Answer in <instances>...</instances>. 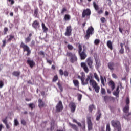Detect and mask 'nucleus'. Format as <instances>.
I'll use <instances>...</instances> for the list:
<instances>
[{
  "label": "nucleus",
  "instance_id": "nucleus-1",
  "mask_svg": "<svg viewBox=\"0 0 131 131\" xmlns=\"http://www.w3.org/2000/svg\"><path fill=\"white\" fill-rule=\"evenodd\" d=\"M92 75H88L87 78L85 80V76L84 75H82L81 77L78 76V78L81 79L82 85H86L89 84V81H91L92 80Z\"/></svg>",
  "mask_w": 131,
  "mask_h": 131
},
{
  "label": "nucleus",
  "instance_id": "nucleus-2",
  "mask_svg": "<svg viewBox=\"0 0 131 131\" xmlns=\"http://www.w3.org/2000/svg\"><path fill=\"white\" fill-rule=\"evenodd\" d=\"M90 84L92 86V88L94 89L95 93L97 94L100 92V86L98 85V83L94 80H90L89 82Z\"/></svg>",
  "mask_w": 131,
  "mask_h": 131
},
{
  "label": "nucleus",
  "instance_id": "nucleus-3",
  "mask_svg": "<svg viewBox=\"0 0 131 131\" xmlns=\"http://www.w3.org/2000/svg\"><path fill=\"white\" fill-rule=\"evenodd\" d=\"M94 31L95 30L93 27H89L86 31V35L85 36V38H86V39H89L91 35H93V34H94Z\"/></svg>",
  "mask_w": 131,
  "mask_h": 131
},
{
  "label": "nucleus",
  "instance_id": "nucleus-4",
  "mask_svg": "<svg viewBox=\"0 0 131 131\" xmlns=\"http://www.w3.org/2000/svg\"><path fill=\"white\" fill-rule=\"evenodd\" d=\"M111 124L115 129H120L121 128L120 122L118 121L112 120L111 121Z\"/></svg>",
  "mask_w": 131,
  "mask_h": 131
},
{
  "label": "nucleus",
  "instance_id": "nucleus-5",
  "mask_svg": "<svg viewBox=\"0 0 131 131\" xmlns=\"http://www.w3.org/2000/svg\"><path fill=\"white\" fill-rule=\"evenodd\" d=\"M20 47V48H23V49L25 51H26V52H27V55L29 56V55L30 54V53H31V51H30L29 47L25 45L24 43H23V42H21Z\"/></svg>",
  "mask_w": 131,
  "mask_h": 131
},
{
  "label": "nucleus",
  "instance_id": "nucleus-6",
  "mask_svg": "<svg viewBox=\"0 0 131 131\" xmlns=\"http://www.w3.org/2000/svg\"><path fill=\"white\" fill-rule=\"evenodd\" d=\"M67 56L71 58L70 61L72 63L75 62V61H77V57L75 56V54H72L71 52H68L67 53Z\"/></svg>",
  "mask_w": 131,
  "mask_h": 131
},
{
  "label": "nucleus",
  "instance_id": "nucleus-7",
  "mask_svg": "<svg viewBox=\"0 0 131 131\" xmlns=\"http://www.w3.org/2000/svg\"><path fill=\"white\" fill-rule=\"evenodd\" d=\"M92 117H87V124L88 130H92L93 129V123H92Z\"/></svg>",
  "mask_w": 131,
  "mask_h": 131
},
{
  "label": "nucleus",
  "instance_id": "nucleus-8",
  "mask_svg": "<svg viewBox=\"0 0 131 131\" xmlns=\"http://www.w3.org/2000/svg\"><path fill=\"white\" fill-rule=\"evenodd\" d=\"M63 110V104L62 101H59L56 106V111L57 112H61Z\"/></svg>",
  "mask_w": 131,
  "mask_h": 131
},
{
  "label": "nucleus",
  "instance_id": "nucleus-9",
  "mask_svg": "<svg viewBox=\"0 0 131 131\" xmlns=\"http://www.w3.org/2000/svg\"><path fill=\"white\" fill-rule=\"evenodd\" d=\"M71 31H72V29H71V26L67 27L66 32L65 33L66 36H70L71 35Z\"/></svg>",
  "mask_w": 131,
  "mask_h": 131
},
{
  "label": "nucleus",
  "instance_id": "nucleus-10",
  "mask_svg": "<svg viewBox=\"0 0 131 131\" xmlns=\"http://www.w3.org/2000/svg\"><path fill=\"white\" fill-rule=\"evenodd\" d=\"M90 15H91V10L89 9L84 10L82 13L83 18H84L85 16H90Z\"/></svg>",
  "mask_w": 131,
  "mask_h": 131
},
{
  "label": "nucleus",
  "instance_id": "nucleus-11",
  "mask_svg": "<svg viewBox=\"0 0 131 131\" xmlns=\"http://www.w3.org/2000/svg\"><path fill=\"white\" fill-rule=\"evenodd\" d=\"M87 63L90 69H93L94 68L93 67V60L92 58H89L87 59Z\"/></svg>",
  "mask_w": 131,
  "mask_h": 131
},
{
  "label": "nucleus",
  "instance_id": "nucleus-12",
  "mask_svg": "<svg viewBox=\"0 0 131 131\" xmlns=\"http://www.w3.org/2000/svg\"><path fill=\"white\" fill-rule=\"evenodd\" d=\"M70 108L71 109L72 112H74L75 111V109H76V105H75V103L73 102H71L69 104Z\"/></svg>",
  "mask_w": 131,
  "mask_h": 131
},
{
  "label": "nucleus",
  "instance_id": "nucleus-13",
  "mask_svg": "<svg viewBox=\"0 0 131 131\" xmlns=\"http://www.w3.org/2000/svg\"><path fill=\"white\" fill-rule=\"evenodd\" d=\"M79 54L81 60H84V59L86 58L87 56L85 54V52H84V50H83L82 52L79 53Z\"/></svg>",
  "mask_w": 131,
  "mask_h": 131
},
{
  "label": "nucleus",
  "instance_id": "nucleus-14",
  "mask_svg": "<svg viewBox=\"0 0 131 131\" xmlns=\"http://www.w3.org/2000/svg\"><path fill=\"white\" fill-rule=\"evenodd\" d=\"M108 85L111 89H112V91H114V89H115V83L112 80H111L108 82Z\"/></svg>",
  "mask_w": 131,
  "mask_h": 131
},
{
  "label": "nucleus",
  "instance_id": "nucleus-15",
  "mask_svg": "<svg viewBox=\"0 0 131 131\" xmlns=\"http://www.w3.org/2000/svg\"><path fill=\"white\" fill-rule=\"evenodd\" d=\"M27 62L31 68H32V67L35 65V62H34L32 60L29 59L27 60Z\"/></svg>",
  "mask_w": 131,
  "mask_h": 131
},
{
  "label": "nucleus",
  "instance_id": "nucleus-16",
  "mask_svg": "<svg viewBox=\"0 0 131 131\" xmlns=\"http://www.w3.org/2000/svg\"><path fill=\"white\" fill-rule=\"evenodd\" d=\"M81 66L83 68L84 71H85L86 73L89 72V68H88V66H86V64H85V63L82 62L81 63Z\"/></svg>",
  "mask_w": 131,
  "mask_h": 131
},
{
  "label": "nucleus",
  "instance_id": "nucleus-17",
  "mask_svg": "<svg viewBox=\"0 0 131 131\" xmlns=\"http://www.w3.org/2000/svg\"><path fill=\"white\" fill-rule=\"evenodd\" d=\"M32 26L34 28L36 29V28H39V23L37 20L34 21L32 24Z\"/></svg>",
  "mask_w": 131,
  "mask_h": 131
},
{
  "label": "nucleus",
  "instance_id": "nucleus-18",
  "mask_svg": "<svg viewBox=\"0 0 131 131\" xmlns=\"http://www.w3.org/2000/svg\"><path fill=\"white\" fill-rule=\"evenodd\" d=\"M31 36H32V34L31 33H30L29 36L25 38V41L26 43H28V42H29V41L31 40Z\"/></svg>",
  "mask_w": 131,
  "mask_h": 131
},
{
  "label": "nucleus",
  "instance_id": "nucleus-19",
  "mask_svg": "<svg viewBox=\"0 0 131 131\" xmlns=\"http://www.w3.org/2000/svg\"><path fill=\"white\" fill-rule=\"evenodd\" d=\"M101 83L103 86H105V83L106 82V78L105 77H100Z\"/></svg>",
  "mask_w": 131,
  "mask_h": 131
},
{
  "label": "nucleus",
  "instance_id": "nucleus-20",
  "mask_svg": "<svg viewBox=\"0 0 131 131\" xmlns=\"http://www.w3.org/2000/svg\"><path fill=\"white\" fill-rule=\"evenodd\" d=\"M38 106L40 108H42L45 106V104L42 101V100L39 99L38 100Z\"/></svg>",
  "mask_w": 131,
  "mask_h": 131
},
{
  "label": "nucleus",
  "instance_id": "nucleus-21",
  "mask_svg": "<svg viewBox=\"0 0 131 131\" xmlns=\"http://www.w3.org/2000/svg\"><path fill=\"white\" fill-rule=\"evenodd\" d=\"M96 62V68L97 69L99 68L100 66H101V63L100 62V60L97 58H95Z\"/></svg>",
  "mask_w": 131,
  "mask_h": 131
},
{
  "label": "nucleus",
  "instance_id": "nucleus-22",
  "mask_svg": "<svg viewBox=\"0 0 131 131\" xmlns=\"http://www.w3.org/2000/svg\"><path fill=\"white\" fill-rule=\"evenodd\" d=\"M69 124L73 129H74V130H78V128L77 127V126L72 124L71 123H69Z\"/></svg>",
  "mask_w": 131,
  "mask_h": 131
},
{
  "label": "nucleus",
  "instance_id": "nucleus-23",
  "mask_svg": "<svg viewBox=\"0 0 131 131\" xmlns=\"http://www.w3.org/2000/svg\"><path fill=\"white\" fill-rule=\"evenodd\" d=\"M108 67L110 70H113L114 67V63L113 62H109L108 63Z\"/></svg>",
  "mask_w": 131,
  "mask_h": 131
},
{
  "label": "nucleus",
  "instance_id": "nucleus-24",
  "mask_svg": "<svg viewBox=\"0 0 131 131\" xmlns=\"http://www.w3.org/2000/svg\"><path fill=\"white\" fill-rule=\"evenodd\" d=\"M119 94V86H118L116 89V91L114 92L113 95L114 96H118Z\"/></svg>",
  "mask_w": 131,
  "mask_h": 131
},
{
  "label": "nucleus",
  "instance_id": "nucleus-25",
  "mask_svg": "<svg viewBox=\"0 0 131 131\" xmlns=\"http://www.w3.org/2000/svg\"><path fill=\"white\" fill-rule=\"evenodd\" d=\"M73 83L76 88H79V82L77 80H74Z\"/></svg>",
  "mask_w": 131,
  "mask_h": 131
},
{
  "label": "nucleus",
  "instance_id": "nucleus-26",
  "mask_svg": "<svg viewBox=\"0 0 131 131\" xmlns=\"http://www.w3.org/2000/svg\"><path fill=\"white\" fill-rule=\"evenodd\" d=\"M107 46L110 50H112V42L111 41H107Z\"/></svg>",
  "mask_w": 131,
  "mask_h": 131
},
{
  "label": "nucleus",
  "instance_id": "nucleus-27",
  "mask_svg": "<svg viewBox=\"0 0 131 131\" xmlns=\"http://www.w3.org/2000/svg\"><path fill=\"white\" fill-rule=\"evenodd\" d=\"M129 110V106H128V105H127L124 108L123 111H124V112H125V113H127V112H128Z\"/></svg>",
  "mask_w": 131,
  "mask_h": 131
},
{
  "label": "nucleus",
  "instance_id": "nucleus-28",
  "mask_svg": "<svg viewBox=\"0 0 131 131\" xmlns=\"http://www.w3.org/2000/svg\"><path fill=\"white\" fill-rule=\"evenodd\" d=\"M94 77L96 79V80L98 82H100V79H99V76H98V75L97 73H95L94 74Z\"/></svg>",
  "mask_w": 131,
  "mask_h": 131
},
{
  "label": "nucleus",
  "instance_id": "nucleus-29",
  "mask_svg": "<svg viewBox=\"0 0 131 131\" xmlns=\"http://www.w3.org/2000/svg\"><path fill=\"white\" fill-rule=\"evenodd\" d=\"M8 37V40L7 41H11L13 38H14V36L12 35H10L9 36H7Z\"/></svg>",
  "mask_w": 131,
  "mask_h": 131
},
{
  "label": "nucleus",
  "instance_id": "nucleus-30",
  "mask_svg": "<svg viewBox=\"0 0 131 131\" xmlns=\"http://www.w3.org/2000/svg\"><path fill=\"white\" fill-rule=\"evenodd\" d=\"M42 28L44 32H46V31H48V29L47 27H46V25H45V24L43 23H42Z\"/></svg>",
  "mask_w": 131,
  "mask_h": 131
},
{
  "label": "nucleus",
  "instance_id": "nucleus-31",
  "mask_svg": "<svg viewBox=\"0 0 131 131\" xmlns=\"http://www.w3.org/2000/svg\"><path fill=\"white\" fill-rule=\"evenodd\" d=\"M93 6L94 9L96 10V11H98V10H99V6H98V5L96 4V3L93 2Z\"/></svg>",
  "mask_w": 131,
  "mask_h": 131
},
{
  "label": "nucleus",
  "instance_id": "nucleus-32",
  "mask_svg": "<svg viewBox=\"0 0 131 131\" xmlns=\"http://www.w3.org/2000/svg\"><path fill=\"white\" fill-rule=\"evenodd\" d=\"M64 20L66 21H68V20H70V15H69L68 14H66L64 16Z\"/></svg>",
  "mask_w": 131,
  "mask_h": 131
},
{
  "label": "nucleus",
  "instance_id": "nucleus-33",
  "mask_svg": "<svg viewBox=\"0 0 131 131\" xmlns=\"http://www.w3.org/2000/svg\"><path fill=\"white\" fill-rule=\"evenodd\" d=\"M13 75L14 76H20V72L17 71L14 72L13 73Z\"/></svg>",
  "mask_w": 131,
  "mask_h": 131
},
{
  "label": "nucleus",
  "instance_id": "nucleus-34",
  "mask_svg": "<svg viewBox=\"0 0 131 131\" xmlns=\"http://www.w3.org/2000/svg\"><path fill=\"white\" fill-rule=\"evenodd\" d=\"M89 109L90 112H92V111H93V109H95V106H94V105H90L89 106Z\"/></svg>",
  "mask_w": 131,
  "mask_h": 131
},
{
  "label": "nucleus",
  "instance_id": "nucleus-35",
  "mask_svg": "<svg viewBox=\"0 0 131 131\" xmlns=\"http://www.w3.org/2000/svg\"><path fill=\"white\" fill-rule=\"evenodd\" d=\"M28 106L29 108H31L32 109H33L35 107V105L33 103H30L28 105Z\"/></svg>",
  "mask_w": 131,
  "mask_h": 131
},
{
  "label": "nucleus",
  "instance_id": "nucleus-36",
  "mask_svg": "<svg viewBox=\"0 0 131 131\" xmlns=\"http://www.w3.org/2000/svg\"><path fill=\"white\" fill-rule=\"evenodd\" d=\"M78 47L79 49V53H81V51H82V46H81V45L79 44Z\"/></svg>",
  "mask_w": 131,
  "mask_h": 131
},
{
  "label": "nucleus",
  "instance_id": "nucleus-37",
  "mask_svg": "<svg viewBox=\"0 0 131 131\" xmlns=\"http://www.w3.org/2000/svg\"><path fill=\"white\" fill-rule=\"evenodd\" d=\"M106 131H111V129L110 128V123H107L106 125Z\"/></svg>",
  "mask_w": 131,
  "mask_h": 131
},
{
  "label": "nucleus",
  "instance_id": "nucleus-38",
  "mask_svg": "<svg viewBox=\"0 0 131 131\" xmlns=\"http://www.w3.org/2000/svg\"><path fill=\"white\" fill-rule=\"evenodd\" d=\"M37 14H38V10L35 9L34 12V16L35 17H37Z\"/></svg>",
  "mask_w": 131,
  "mask_h": 131
},
{
  "label": "nucleus",
  "instance_id": "nucleus-39",
  "mask_svg": "<svg viewBox=\"0 0 131 131\" xmlns=\"http://www.w3.org/2000/svg\"><path fill=\"white\" fill-rule=\"evenodd\" d=\"M101 92L102 95H105V94H106V90H105V89L101 88Z\"/></svg>",
  "mask_w": 131,
  "mask_h": 131
},
{
  "label": "nucleus",
  "instance_id": "nucleus-40",
  "mask_svg": "<svg viewBox=\"0 0 131 131\" xmlns=\"http://www.w3.org/2000/svg\"><path fill=\"white\" fill-rule=\"evenodd\" d=\"M95 45H98L99 43H100V40L98 39H96L94 41Z\"/></svg>",
  "mask_w": 131,
  "mask_h": 131
},
{
  "label": "nucleus",
  "instance_id": "nucleus-41",
  "mask_svg": "<svg viewBox=\"0 0 131 131\" xmlns=\"http://www.w3.org/2000/svg\"><path fill=\"white\" fill-rule=\"evenodd\" d=\"M19 124V122L18 121V120L17 119H14V125L15 126H17Z\"/></svg>",
  "mask_w": 131,
  "mask_h": 131
},
{
  "label": "nucleus",
  "instance_id": "nucleus-42",
  "mask_svg": "<svg viewBox=\"0 0 131 131\" xmlns=\"http://www.w3.org/2000/svg\"><path fill=\"white\" fill-rule=\"evenodd\" d=\"M58 80V76H55L54 77L53 79V81L54 82H56V81Z\"/></svg>",
  "mask_w": 131,
  "mask_h": 131
},
{
  "label": "nucleus",
  "instance_id": "nucleus-43",
  "mask_svg": "<svg viewBox=\"0 0 131 131\" xmlns=\"http://www.w3.org/2000/svg\"><path fill=\"white\" fill-rule=\"evenodd\" d=\"M68 49L69 50H73V46L72 45L69 44L68 45Z\"/></svg>",
  "mask_w": 131,
  "mask_h": 131
},
{
  "label": "nucleus",
  "instance_id": "nucleus-44",
  "mask_svg": "<svg viewBox=\"0 0 131 131\" xmlns=\"http://www.w3.org/2000/svg\"><path fill=\"white\" fill-rule=\"evenodd\" d=\"M101 117V113H99L98 115L96 117V120H99Z\"/></svg>",
  "mask_w": 131,
  "mask_h": 131
},
{
  "label": "nucleus",
  "instance_id": "nucleus-45",
  "mask_svg": "<svg viewBox=\"0 0 131 131\" xmlns=\"http://www.w3.org/2000/svg\"><path fill=\"white\" fill-rule=\"evenodd\" d=\"M108 99H109V96H105L104 97V100L105 101V102H107V101H108Z\"/></svg>",
  "mask_w": 131,
  "mask_h": 131
},
{
  "label": "nucleus",
  "instance_id": "nucleus-46",
  "mask_svg": "<svg viewBox=\"0 0 131 131\" xmlns=\"http://www.w3.org/2000/svg\"><path fill=\"white\" fill-rule=\"evenodd\" d=\"M59 74H60V75H61V76L62 75H64V72H63V70L61 69V70H59Z\"/></svg>",
  "mask_w": 131,
  "mask_h": 131
},
{
  "label": "nucleus",
  "instance_id": "nucleus-47",
  "mask_svg": "<svg viewBox=\"0 0 131 131\" xmlns=\"http://www.w3.org/2000/svg\"><path fill=\"white\" fill-rule=\"evenodd\" d=\"M58 88L60 90L61 92H63V88H62V85L60 84H58Z\"/></svg>",
  "mask_w": 131,
  "mask_h": 131
},
{
  "label": "nucleus",
  "instance_id": "nucleus-48",
  "mask_svg": "<svg viewBox=\"0 0 131 131\" xmlns=\"http://www.w3.org/2000/svg\"><path fill=\"white\" fill-rule=\"evenodd\" d=\"M100 20H101V22H102V23L106 22V18L104 17L101 18Z\"/></svg>",
  "mask_w": 131,
  "mask_h": 131
},
{
  "label": "nucleus",
  "instance_id": "nucleus-49",
  "mask_svg": "<svg viewBox=\"0 0 131 131\" xmlns=\"http://www.w3.org/2000/svg\"><path fill=\"white\" fill-rule=\"evenodd\" d=\"M4 86V82L3 81H0V89H2Z\"/></svg>",
  "mask_w": 131,
  "mask_h": 131
},
{
  "label": "nucleus",
  "instance_id": "nucleus-50",
  "mask_svg": "<svg viewBox=\"0 0 131 131\" xmlns=\"http://www.w3.org/2000/svg\"><path fill=\"white\" fill-rule=\"evenodd\" d=\"M126 103L127 105H128V104H129V98H128V97L126 98Z\"/></svg>",
  "mask_w": 131,
  "mask_h": 131
},
{
  "label": "nucleus",
  "instance_id": "nucleus-51",
  "mask_svg": "<svg viewBox=\"0 0 131 131\" xmlns=\"http://www.w3.org/2000/svg\"><path fill=\"white\" fill-rule=\"evenodd\" d=\"M119 52H120V54H123V53H124V49L121 48Z\"/></svg>",
  "mask_w": 131,
  "mask_h": 131
},
{
  "label": "nucleus",
  "instance_id": "nucleus-52",
  "mask_svg": "<svg viewBox=\"0 0 131 131\" xmlns=\"http://www.w3.org/2000/svg\"><path fill=\"white\" fill-rule=\"evenodd\" d=\"M3 122H4V123H5V124H7V123H8V121H7V118L3 119L2 120Z\"/></svg>",
  "mask_w": 131,
  "mask_h": 131
},
{
  "label": "nucleus",
  "instance_id": "nucleus-53",
  "mask_svg": "<svg viewBox=\"0 0 131 131\" xmlns=\"http://www.w3.org/2000/svg\"><path fill=\"white\" fill-rule=\"evenodd\" d=\"M112 76L113 78H115V79L117 78V76L115 74H112Z\"/></svg>",
  "mask_w": 131,
  "mask_h": 131
},
{
  "label": "nucleus",
  "instance_id": "nucleus-54",
  "mask_svg": "<svg viewBox=\"0 0 131 131\" xmlns=\"http://www.w3.org/2000/svg\"><path fill=\"white\" fill-rule=\"evenodd\" d=\"M21 123L23 125H25L26 124V122L24 120H21Z\"/></svg>",
  "mask_w": 131,
  "mask_h": 131
},
{
  "label": "nucleus",
  "instance_id": "nucleus-55",
  "mask_svg": "<svg viewBox=\"0 0 131 131\" xmlns=\"http://www.w3.org/2000/svg\"><path fill=\"white\" fill-rule=\"evenodd\" d=\"M8 28H5L4 31V34H7V32L8 31Z\"/></svg>",
  "mask_w": 131,
  "mask_h": 131
},
{
  "label": "nucleus",
  "instance_id": "nucleus-56",
  "mask_svg": "<svg viewBox=\"0 0 131 131\" xmlns=\"http://www.w3.org/2000/svg\"><path fill=\"white\" fill-rule=\"evenodd\" d=\"M35 44V42L34 40H32V41H31L30 46H31V47H33V46H34Z\"/></svg>",
  "mask_w": 131,
  "mask_h": 131
},
{
  "label": "nucleus",
  "instance_id": "nucleus-57",
  "mask_svg": "<svg viewBox=\"0 0 131 131\" xmlns=\"http://www.w3.org/2000/svg\"><path fill=\"white\" fill-rule=\"evenodd\" d=\"M82 98V95L81 94H80L78 95V100L81 101V98Z\"/></svg>",
  "mask_w": 131,
  "mask_h": 131
},
{
  "label": "nucleus",
  "instance_id": "nucleus-58",
  "mask_svg": "<svg viewBox=\"0 0 131 131\" xmlns=\"http://www.w3.org/2000/svg\"><path fill=\"white\" fill-rule=\"evenodd\" d=\"M66 12V8H63L61 11V14H64Z\"/></svg>",
  "mask_w": 131,
  "mask_h": 131
},
{
  "label": "nucleus",
  "instance_id": "nucleus-59",
  "mask_svg": "<svg viewBox=\"0 0 131 131\" xmlns=\"http://www.w3.org/2000/svg\"><path fill=\"white\" fill-rule=\"evenodd\" d=\"M63 75H64V76H68V72L65 71V72L63 73Z\"/></svg>",
  "mask_w": 131,
  "mask_h": 131
},
{
  "label": "nucleus",
  "instance_id": "nucleus-60",
  "mask_svg": "<svg viewBox=\"0 0 131 131\" xmlns=\"http://www.w3.org/2000/svg\"><path fill=\"white\" fill-rule=\"evenodd\" d=\"M3 45H2V47H5V46H6V40L3 41Z\"/></svg>",
  "mask_w": 131,
  "mask_h": 131
},
{
  "label": "nucleus",
  "instance_id": "nucleus-61",
  "mask_svg": "<svg viewBox=\"0 0 131 131\" xmlns=\"http://www.w3.org/2000/svg\"><path fill=\"white\" fill-rule=\"evenodd\" d=\"M9 2H10L11 4V5H13L15 3V1L14 0H8Z\"/></svg>",
  "mask_w": 131,
  "mask_h": 131
},
{
  "label": "nucleus",
  "instance_id": "nucleus-62",
  "mask_svg": "<svg viewBox=\"0 0 131 131\" xmlns=\"http://www.w3.org/2000/svg\"><path fill=\"white\" fill-rule=\"evenodd\" d=\"M98 14H101L103 13V10H100L98 11Z\"/></svg>",
  "mask_w": 131,
  "mask_h": 131
},
{
  "label": "nucleus",
  "instance_id": "nucleus-63",
  "mask_svg": "<svg viewBox=\"0 0 131 131\" xmlns=\"http://www.w3.org/2000/svg\"><path fill=\"white\" fill-rule=\"evenodd\" d=\"M77 124H78V126H79L80 127H81V123H80V122H77Z\"/></svg>",
  "mask_w": 131,
  "mask_h": 131
},
{
  "label": "nucleus",
  "instance_id": "nucleus-64",
  "mask_svg": "<svg viewBox=\"0 0 131 131\" xmlns=\"http://www.w3.org/2000/svg\"><path fill=\"white\" fill-rule=\"evenodd\" d=\"M39 54L40 55H45V52H43V51H40Z\"/></svg>",
  "mask_w": 131,
  "mask_h": 131
}]
</instances>
